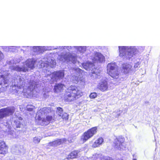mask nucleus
I'll use <instances>...</instances> for the list:
<instances>
[{"mask_svg":"<svg viewBox=\"0 0 160 160\" xmlns=\"http://www.w3.org/2000/svg\"><path fill=\"white\" fill-rule=\"evenodd\" d=\"M83 95V92L78 87L72 85L65 90L63 99L66 102H72L81 97Z\"/></svg>","mask_w":160,"mask_h":160,"instance_id":"1","label":"nucleus"},{"mask_svg":"<svg viewBox=\"0 0 160 160\" xmlns=\"http://www.w3.org/2000/svg\"><path fill=\"white\" fill-rule=\"evenodd\" d=\"M43 115L41 112H39L36 115V119L38 121H40V124L42 126H46L48 125L50 122L54 121V116L48 115L46 118H43Z\"/></svg>","mask_w":160,"mask_h":160,"instance_id":"2","label":"nucleus"},{"mask_svg":"<svg viewBox=\"0 0 160 160\" xmlns=\"http://www.w3.org/2000/svg\"><path fill=\"white\" fill-rule=\"evenodd\" d=\"M107 72L114 79H117L119 77V73L115 65L112 63L108 64L107 66Z\"/></svg>","mask_w":160,"mask_h":160,"instance_id":"3","label":"nucleus"},{"mask_svg":"<svg viewBox=\"0 0 160 160\" xmlns=\"http://www.w3.org/2000/svg\"><path fill=\"white\" fill-rule=\"evenodd\" d=\"M119 56L123 60H129L134 55L133 52H127L126 48L125 46H119Z\"/></svg>","mask_w":160,"mask_h":160,"instance_id":"4","label":"nucleus"},{"mask_svg":"<svg viewBox=\"0 0 160 160\" xmlns=\"http://www.w3.org/2000/svg\"><path fill=\"white\" fill-rule=\"evenodd\" d=\"M51 75L52 76L50 81L51 84L62 79L64 77V71L62 70L54 71L52 73Z\"/></svg>","mask_w":160,"mask_h":160,"instance_id":"5","label":"nucleus"},{"mask_svg":"<svg viewBox=\"0 0 160 160\" xmlns=\"http://www.w3.org/2000/svg\"><path fill=\"white\" fill-rule=\"evenodd\" d=\"M15 108L13 107H8L0 109V121L4 118L12 115L15 112Z\"/></svg>","mask_w":160,"mask_h":160,"instance_id":"6","label":"nucleus"},{"mask_svg":"<svg viewBox=\"0 0 160 160\" xmlns=\"http://www.w3.org/2000/svg\"><path fill=\"white\" fill-rule=\"evenodd\" d=\"M125 139L124 137L119 136L116 138L114 140V147L119 150H123L126 148L124 142Z\"/></svg>","mask_w":160,"mask_h":160,"instance_id":"7","label":"nucleus"},{"mask_svg":"<svg viewBox=\"0 0 160 160\" xmlns=\"http://www.w3.org/2000/svg\"><path fill=\"white\" fill-rule=\"evenodd\" d=\"M97 132V131H87L82 134L81 140L83 142H86L89 139L92 137Z\"/></svg>","mask_w":160,"mask_h":160,"instance_id":"8","label":"nucleus"},{"mask_svg":"<svg viewBox=\"0 0 160 160\" xmlns=\"http://www.w3.org/2000/svg\"><path fill=\"white\" fill-rule=\"evenodd\" d=\"M108 81L106 80H102L99 83L97 88L102 92H104L108 90Z\"/></svg>","mask_w":160,"mask_h":160,"instance_id":"9","label":"nucleus"},{"mask_svg":"<svg viewBox=\"0 0 160 160\" xmlns=\"http://www.w3.org/2000/svg\"><path fill=\"white\" fill-rule=\"evenodd\" d=\"M8 147L3 141H0V155H5L8 152Z\"/></svg>","mask_w":160,"mask_h":160,"instance_id":"10","label":"nucleus"},{"mask_svg":"<svg viewBox=\"0 0 160 160\" xmlns=\"http://www.w3.org/2000/svg\"><path fill=\"white\" fill-rule=\"evenodd\" d=\"M65 87L64 84L61 83H56L54 87L53 90L55 93H58L62 92Z\"/></svg>","mask_w":160,"mask_h":160,"instance_id":"11","label":"nucleus"},{"mask_svg":"<svg viewBox=\"0 0 160 160\" xmlns=\"http://www.w3.org/2000/svg\"><path fill=\"white\" fill-rule=\"evenodd\" d=\"M132 70V66L130 64L127 63L122 64V71L124 74L129 73Z\"/></svg>","mask_w":160,"mask_h":160,"instance_id":"12","label":"nucleus"},{"mask_svg":"<svg viewBox=\"0 0 160 160\" xmlns=\"http://www.w3.org/2000/svg\"><path fill=\"white\" fill-rule=\"evenodd\" d=\"M67 141L66 139L65 138L58 139L49 143V145L51 146H55L62 144Z\"/></svg>","mask_w":160,"mask_h":160,"instance_id":"13","label":"nucleus"},{"mask_svg":"<svg viewBox=\"0 0 160 160\" xmlns=\"http://www.w3.org/2000/svg\"><path fill=\"white\" fill-rule=\"evenodd\" d=\"M80 152L77 150L72 151L67 156V159L69 160L77 158Z\"/></svg>","mask_w":160,"mask_h":160,"instance_id":"14","label":"nucleus"},{"mask_svg":"<svg viewBox=\"0 0 160 160\" xmlns=\"http://www.w3.org/2000/svg\"><path fill=\"white\" fill-rule=\"evenodd\" d=\"M94 58L100 62H102L105 61V58L103 55L99 52H96L94 55Z\"/></svg>","mask_w":160,"mask_h":160,"instance_id":"15","label":"nucleus"},{"mask_svg":"<svg viewBox=\"0 0 160 160\" xmlns=\"http://www.w3.org/2000/svg\"><path fill=\"white\" fill-rule=\"evenodd\" d=\"M73 81L74 83H79L80 84L85 83V78L82 76L78 77L75 76L73 77Z\"/></svg>","mask_w":160,"mask_h":160,"instance_id":"16","label":"nucleus"},{"mask_svg":"<svg viewBox=\"0 0 160 160\" xmlns=\"http://www.w3.org/2000/svg\"><path fill=\"white\" fill-rule=\"evenodd\" d=\"M8 79L3 75H0V89L3 88V86L8 83Z\"/></svg>","mask_w":160,"mask_h":160,"instance_id":"17","label":"nucleus"},{"mask_svg":"<svg viewBox=\"0 0 160 160\" xmlns=\"http://www.w3.org/2000/svg\"><path fill=\"white\" fill-rule=\"evenodd\" d=\"M103 142V139L102 138H99L96 140L92 145L93 148H96L98 147Z\"/></svg>","mask_w":160,"mask_h":160,"instance_id":"18","label":"nucleus"},{"mask_svg":"<svg viewBox=\"0 0 160 160\" xmlns=\"http://www.w3.org/2000/svg\"><path fill=\"white\" fill-rule=\"evenodd\" d=\"M13 69L14 70L17 71V72H26L28 71V69L25 67H23L22 68H21L18 66H16L14 67L13 68Z\"/></svg>","mask_w":160,"mask_h":160,"instance_id":"19","label":"nucleus"},{"mask_svg":"<svg viewBox=\"0 0 160 160\" xmlns=\"http://www.w3.org/2000/svg\"><path fill=\"white\" fill-rule=\"evenodd\" d=\"M62 56L65 61L68 62L70 61L71 59H73L75 58L74 57L72 56L71 54H68L67 53L63 55H62Z\"/></svg>","mask_w":160,"mask_h":160,"instance_id":"20","label":"nucleus"},{"mask_svg":"<svg viewBox=\"0 0 160 160\" xmlns=\"http://www.w3.org/2000/svg\"><path fill=\"white\" fill-rule=\"evenodd\" d=\"M61 117L63 120H67L68 118L69 115L66 113H64L62 115Z\"/></svg>","mask_w":160,"mask_h":160,"instance_id":"21","label":"nucleus"},{"mask_svg":"<svg viewBox=\"0 0 160 160\" xmlns=\"http://www.w3.org/2000/svg\"><path fill=\"white\" fill-rule=\"evenodd\" d=\"M98 95L97 93L93 92L91 93L89 95V97L91 99H94L97 97Z\"/></svg>","mask_w":160,"mask_h":160,"instance_id":"22","label":"nucleus"},{"mask_svg":"<svg viewBox=\"0 0 160 160\" xmlns=\"http://www.w3.org/2000/svg\"><path fill=\"white\" fill-rule=\"evenodd\" d=\"M40 139L37 137H34L33 139V141L35 143H38L40 141Z\"/></svg>","mask_w":160,"mask_h":160,"instance_id":"23","label":"nucleus"},{"mask_svg":"<svg viewBox=\"0 0 160 160\" xmlns=\"http://www.w3.org/2000/svg\"><path fill=\"white\" fill-rule=\"evenodd\" d=\"M140 64V63L139 62H137L136 63L134 66V68H138L139 67V65Z\"/></svg>","mask_w":160,"mask_h":160,"instance_id":"24","label":"nucleus"},{"mask_svg":"<svg viewBox=\"0 0 160 160\" xmlns=\"http://www.w3.org/2000/svg\"><path fill=\"white\" fill-rule=\"evenodd\" d=\"M57 109L58 111L60 112V113H62L63 112V110L62 108L58 107L57 108Z\"/></svg>","mask_w":160,"mask_h":160,"instance_id":"25","label":"nucleus"},{"mask_svg":"<svg viewBox=\"0 0 160 160\" xmlns=\"http://www.w3.org/2000/svg\"><path fill=\"white\" fill-rule=\"evenodd\" d=\"M31 64H32V66H30V65H28V66L29 68H30L31 69H32L34 68V64L33 63V62H31Z\"/></svg>","mask_w":160,"mask_h":160,"instance_id":"26","label":"nucleus"},{"mask_svg":"<svg viewBox=\"0 0 160 160\" xmlns=\"http://www.w3.org/2000/svg\"><path fill=\"white\" fill-rule=\"evenodd\" d=\"M97 127H92L91 128L89 129L88 130H97Z\"/></svg>","mask_w":160,"mask_h":160,"instance_id":"27","label":"nucleus"},{"mask_svg":"<svg viewBox=\"0 0 160 160\" xmlns=\"http://www.w3.org/2000/svg\"><path fill=\"white\" fill-rule=\"evenodd\" d=\"M21 123H19L18 124V125H16V127L17 128H20V127H21Z\"/></svg>","mask_w":160,"mask_h":160,"instance_id":"28","label":"nucleus"},{"mask_svg":"<svg viewBox=\"0 0 160 160\" xmlns=\"http://www.w3.org/2000/svg\"><path fill=\"white\" fill-rule=\"evenodd\" d=\"M39 112H41L42 113V111H40L38 112L37 114H36V115H37L38 113Z\"/></svg>","mask_w":160,"mask_h":160,"instance_id":"29","label":"nucleus"},{"mask_svg":"<svg viewBox=\"0 0 160 160\" xmlns=\"http://www.w3.org/2000/svg\"><path fill=\"white\" fill-rule=\"evenodd\" d=\"M133 160H136V159H133Z\"/></svg>","mask_w":160,"mask_h":160,"instance_id":"30","label":"nucleus"}]
</instances>
